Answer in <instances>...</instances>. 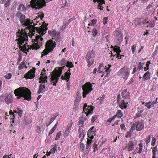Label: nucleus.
<instances>
[{"mask_svg": "<svg viewBox=\"0 0 158 158\" xmlns=\"http://www.w3.org/2000/svg\"><path fill=\"white\" fill-rule=\"evenodd\" d=\"M48 23H46L45 22H43L41 26L37 29V32L39 34V35H36L35 39H32L31 42L32 44L31 45V48L36 50L40 49L41 46L43 45V38L42 36H43L47 32L48 30Z\"/></svg>", "mask_w": 158, "mask_h": 158, "instance_id": "nucleus-1", "label": "nucleus"}, {"mask_svg": "<svg viewBox=\"0 0 158 158\" xmlns=\"http://www.w3.org/2000/svg\"><path fill=\"white\" fill-rule=\"evenodd\" d=\"M18 38L15 40L17 41V44L19 46L20 50L19 51V56L22 55V52L20 50L25 52L28 50L29 46L26 45L27 41H28V35L27 33L25 31H21L19 30L18 32Z\"/></svg>", "mask_w": 158, "mask_h": 158, "instance_id": "nucleus-2", "label": "nucleus"}, {"mask_svg": "<svg viewBox=\"0 0 158 158\" xmlns=\"http://www.w3.org/2000/svg\"><path fill=\"white\" fill-rule=\"evenodd\" d=\"M14 93L17 98L23 97L24 99L30 101L31 99V92L29 89L25 87H20L15 89Z\"/></svg>", "mask_w": 158, "mask_h": 158, "instance_id": "nucleus-3", "label": "nucleus"}, {"mask_svg": "<svg viewBox=\"0 0 158 158\" xmlns=\"http://www.w3.org/2000/svg\"><path fill=\"white\" fill-rule=\"evenodd\" d=\"M45 47V49L41 53V57L43 56L47 55L49 52L53 51L54 48L56 47V42L53 41L52 39H49L46 42Z\"/></svg>", "mask_w": 158, "mask_h": 158, "instance_id": "nucleus-4", "label": "nucleus"}, {"mask_svg": "<svg viewBox=\"0 0 158 158\" xmlns=\"http://www.w3.org/2000/svg\"><path fill=\"white\" fill-rule=\"evenodd\" d=\"M62 69H54L51 73L50 83L53 86H56L62 73Z\"/></svg>", "mask_w": 158, "mask_h": 158, "instance_id": "nucleus-5", "label": "nucleus"}, {"mask_svg": "<svg viewBox=\"0 0 158 158\" xmlns=\"http://www.w3.org/2000/svg\"><path fill=\"white\" fill-rule=\"evenodd\" d=\"M114 42L117 44H121L123 40V34L121 29L116 28L113 32Z\"/></svg>", "mask_w": 158, "mask_h": 158, "instance_id": "nucleus-6", "label": "nucleus"}, {"mask_svg": "<svg viewBox=\"0 0 158 158\" xmlns=\"http://www.w3.org/2000/svg\"><path fill=\"white\" fill-rule=\"evenodd\" d=\"M96 53L93 49L90 51H88L85 56V59L87 63V66L90 67L93 65L94 62Z\"/></svg>", "mask_w": 158, "mask_h": 158, "instance_id": "nucleus-7", "label": "nucleus"}, {"mask_svg": "<svg viewBox=\"0 0 158 158\" xmlns=\"http://www.w3.org/2000/svg\"><path fill=\"white\" fill-rule=\"evenodd\" d=\"M30 3L33 8L40 9L46 6L45 0H31Z\"/></svg>", "mask_w": 158, "mask_h": 158, "instance_id": "nucleus-8", "label": "nucleus"}, {"mask_svg": "<svg viewBox=\"0 0 158 158\" xmlns=\"http://www.w3.org/2000/svg\"><path fill=\"white\" fill-rule=\"evenodd\" d=\"M92 86L93 85L89 82H86L85 84L82 85V88L83 90L82 97L83 98L85 97L86 95L88 94L91 91L93 90Z\"/></svg>", "mask_w": 158, "mask_h": 158, "instance_id": "nucleus-9", "label": "nucleus"}, {"mask_svg": "<svg viewBox=\"0 0 158 158\" xmlns=\"http://www.w3.org/2000/svg\"><path fill=\"white\" fill-rule=\"evenodd\" d=\"M58 64L60 65L61 67H59V69H67L68 68V69H70L71 68H73L74 65L72 62H69V61L66 60L65 58H63L61 59L58 62Z\"/></svg>", "mask_w": 158, "mask_h": 158, "instance_id": "nucleus-10", "label": "nucleus"}, {"mask_svg": "<svg viewBox=\"0 0 158 158\" xmlns=\"http://www.w3.org/2000/svg\"><path fill=\"white\" fill-rule=\"evenodd\" d=\"M117 102L118 103L119 106L121 109L126 108L127 107V104L129 103V101L126 100L124 98L121 100V98L120 94H118L117 97Z\"/></svg>", "mask_w": 158, "mask_h": 158, "instance_id": "nucleus-11", "label": "nucleus"}, {"mask_svg": "<svg viewBox=\"0 0 158 158\" xmlns=\"http://www.w3.org/2000/svg\"><path fill=\"white\" fill-rule=\"evenodd\" d=\"M137 141L133 138H130L128 143L125 146V149L128 152L131 151L134 148L135 146L137 144Z\"/></svg>", "mask_w": 158, "mask_h": 158, "instance_id": "nucleus-12", "label": "nucleus"}, {"mask_svg": "<svg viewBox=\"0 0 158 158\" xmlns=\"http://www.w3.org/2000/svg\"><path fill=\"white\" fill-rule=\"evenodd\" d=\"M45 69H43L42 72L41 73V76L39 78V83H43L45 84V83L47 82V79L48 77L46 73Z\"/></svg>", "mask_w": 158, "mask_h": 158, "instance_id": "nucleus-13", "label": "nucleus"}, {"mask_svg": "<svg viewBox=\"0 0 158 158\" xmlns=\"http://www.w3.org/2000/svg\"><path fill=\"white\" fill-rule=\"evenodd\" d=\"M134 126L135 129H136L138 131H141L144 128V123L142 122H136L134 124Z\"/></svg>", "mask_w": 158, "mask_h": 158, "instance_id": "nucleus-14", "label": "nucleus"}, {"mask_svg": "<svg viewBox=\"0 0 158 158\" xmlns=\"http://www.w3.org/2000/svg\"><path fill=\"white\" fill-rule=\"evenodd\" d=\"M35 69H31L29 70L27 73L24 75V77L26 79L34 78L35 77Z\"/></svg>", "mask_w": 158, "mask_h": 158, "instance_id": "nucleus-15", "label": "nucleus"}, {"mask_svg": "<svg viewBox=\"0 0 158 158\" xmlns=\"http://www.w3.org/2000/svg\"><path fill=\"white\" fill-rule=\"evenodd\" d=\"M13 94L9 93L5 95V101L6 104H9L13 102Z\"/></svg>", "mask_w": 158, "mask_h": 158, "instance_id": "nucleus-16", "label": "nucleus"}, {"mask_svg": "<svg viewBox=\"0 0 158 158\" xmlns=\"http://www.w3.org/2000/svg\"><path fill=\"white\" fill-rule=\"evenodd\" d=\"M129 73L130 72H128L127 70H125V69L121 70L120 69L118 72V74L123 77V78H127L129 76Z\"/></svg>", "mask_w": 158, "mask_h": 158, "instance_id": "nucleus-17", "label": "nucleus"}, {"mask_svg": "<svg viewBox=\"0 0 158 158\" xmlns=\"http://www.w3.org/2000/svg\"><path fill=\"white\" fill-rule=\"evenodd\" d=\"M56 46L57 47H60L63 44V41L61 40V37L60 36V33L57 32V35L56 37Z\"/></svg>", "mask_w": 158, "mask_h": 158, "instance_id": "nucleus-18", "label": "nucleus"}, {"mask_svg": "<svg viewBox=\"0 0 158 158\" xmlns=\"http://www.w3.org/2000/svg\"><path fill=\"white\" fill-rule=\"evenodd\" d=\"M73 123L72 120L69 122L66 127V129L64 132V135L65 136H68L69 133L71 129V127L73 125Z\"/></svg>", "mask_w": 158, "mask_h": 158, "instance_id": "nucleus-19", "label": "nucleus"}, {"mask_svg": "<svg viewBox=\"0 0 158 158\" xmlns=\"http://www.w3.org/2000/svg\"><path fill=\"white\" fill-rule=\"evenodd\" d=\"M33 23L34 26H35V23H33V22L31 21L30 19H29V18L25 19V18L24 26H25L27 29H30L31 27H32Z\"/></svg>", "mask_w": 158, "mask_h": 158, "instance_id": "nucleus-20", "label": "nucleus"}, {"mask_svg": "<svg viewBox=\"0 0 158 158\" xmlns=\"http://www.w3.org/2000/svg\"><path fill=\"white\" fill-rule=\"evenodd\" d=\"M122 97L123 98L125 99V100H128L130 97V93L128 92L127 89H125L121 93Z\"/></svg>", "mask_w": 158, "mask_h": 158, "instance_id": "nucleus-21", "label": "nucleus"}, {"mask_svg": "<svg viewBox=\"0 0 158 158\" xmlns=\"http://www.w3.org/2000/svg\"><path fill=\"white\" fill-rule=\"evenodd\" d=\"M71 73L70 72V69H68L67 72L64 73V75H62L61 76V78L62 80H66L67 82H68L70 78V75Z\"/></svg>", "mask_w": 158, "mask_h": 158, "instance_id": "nucleus-22", "label": "nucleus"}, {"mask_svg": "<svg viewBox=\"0 0 158 158\" xmlns=\"http://www.w3.org/2000/svg\"><path fill=\"white\" fill-rule=\"evenodd\" d=\"M143 146L142 143H140L139 144L138 147L136 148L135 149L133 154H140L143 150Z\"/></svg>", "mask_w": 158, "mask_h": 158, "instance_id": "nucleus-23", "label": "nucleus"}, {"mask_svg": "<svg viewBox=\"0 0 158 158\" xmlns=\"http://www.w3.org/2000/svg\"><path fill=\"white\" fill-rule=\"evenodd\" d=\"M94 108L93 106H87L86 112H85L86 116H88L89 114H92Z\"/></svg>", "mask_w": 158, "mask_h": 158, "instance_id": "nucleus-24", "label": "nucleus"}, {"mask_svg": "<svg viewBox=\"0 0 158 158\" xmlns=\"http://www.w3.org/2000/svg\"><path fill=\"white\" fill-rule=\"evenodd\" d=\"M57 33L58 32L55 29H52L51 30H49L48 31L49 35L52 36L53 37L52 39H54L55 41L56 40V37Z\"/></svg>", "mask_w": 158, "mask_h": 158, "instance_id": "nucleus-25", "label": "nucleus"}, {"mask_svg": "<svg viewBox=\"0 0 158 158\" xmlns=\"http://www.w3.org/2000/svg\"><path fill=\"white\" fill-rule=\"evenodd\" d=\"M98 4L97 6V9H99L100 10H103V7L102 5L105 4V0H98Z\"/></svg>", "mask_w": 158, "mask_h": 158, "instance_id": "nucleus-26", "label": "nucleus"}, {"mask_svg": "<svg viewBox=\"0 0 158 158\" xmlns=\"http://www.w3.org/2000/svg\"><path fill=\"white\" fill-rule=\"evenodd\" d=\"M96 130L91 131V130H88L87 131L88 137L89 139H94V135H96Z\"/></svg>", "mask_w": 158, "mask_h": 158, "instance_id": "nucleus-27", "label": "nucleus"}, {"mask_svg": "<svg viewBox=\"0 0 158 158\" xmlns=\"http://www.w3.org/2000/svg\"><path fill=\"white\" fill-rule=\"evenodd\" d=\"M152 148V158H158L156 155L157 152L158 151L157 146H155L154 147H151Z\"/></svg>", "mask_w": 158, "mask_h": 158, "instance_id": "nucleus-28", "label": "nucleus"}, {"mask_svg": "<svg viewBox=\"0 0 158 158\" xmlns=\"http://www.w3.org/2000/svg\"><path fill=\"white\" fill-rule=\"evenodd\" d=\"M45 87V85L44 84L41 83L39 85V89L38 91L37 92V93L38 94H40V93H43V92L45 91L44 90Z\"/></svg>", "mask_w": 158, "mask_h": 158, "instance_id": "nucleus-29", "label": "nucleus"}, {"mask_svg": "<svg viewBox=\"0 0 158 158\" xmlns=\"http://www.w3.org/2000/svg\"><path fill=\"white\" fill-rule=\"evenodd\" d=\"M135 130V127L134 126V124L133 126H132L129 131L127 132V134L125 135V137L126 138H130L133 132V130Z\"/></svg>", "mask_w": 158, "mask_h": 158, "instance_id": "nucleus-30", "label": "nucleus"}, {"mask_svg": "<svg viewBox=\"0 0 158 158\" xmlns=\"http://www.w3.org/2000/svg\"><path fill=\"white\" fill-rule=\"evenodd\" d=\"M114 50L116 52V55H117V58H118L119 59L120 52H121L120 47L118 46H114Z\"/></svg>", "mask_w": 158, "mask_h": 158, "instance_id": "nucleus-31", "label": "nucleus"}, {"mask_svg": "<svg viewBox=\"0 0 158 158\" xmlns=\"http://www.w3.org/2000/svg\"><path fill=\"white\" fill-rule=\"evenodd\" d=\"M142 18H137L133 21V23L136 26H141L142 22H141Z\"/></svg>", "mask_w": 158, "mask_h": 158, "instance_id": "nucleus-32", "label": "nucleus"}, {"mask_svg": "<svg viewBox=\"0 0 158 158\" xmlns=\"http://www.w3.org/2000/svg\"><path fill=\"white\" fill-rule=\"evenodd\" d=\"M151 75V73L149 72H146V73H144L143 76V81H145V80H148V79H150V76Z\"/></svg>", "mask_w": 158, "mask_h": 158, "instance_id": "nucleus-33", "label": "nucleus"}, {"mask_svg": "<svg viewBox=\"0 0 158 158\" xmlns=\"http://www.w3.org/2000/svg\"><path fill=\"white\" fill-rule=\"evenodd\" d=\"M17 10L21 12V11H25V10H26L27 9L24 5L22 4H20L18 6Z\"/></svg>", "mask_w": 158, "mask_h": 158, "instance_id": "nucleus-34", "label": "nucleus"}, {"mask_svg": "<svg viewBox=\"0 0 158 158\" xmlns=\"http://www.w3.org/2000/svg\"><path fill=\"white\" fill-rule=\"evenodd\" d=\"M26 18V16L24 14H21L19 17V21L22 24L23 26H24L25 21Z\"/></svg>", "mask_w": 158, "mask_h": 158, "instance_id": "nucleus-35", "label": "nucleus"}, {"mask_svg": "<svg viewBox=\"0 0 158 158\" xmlns=\"http://www.w3.org/2000/svg\"><path fill=\"white\" fill-rule=\"evenodd\" d=\"M123 115V114L121 110H117L116 114L114 115V116H115V118H116V117H117L118 118H121Z\"/></svg>", "mask_w": 158, "mask_h": 158, "instance_id": "nucleus-36", "label": "nucleus"}, {"mask_svg": "<svg viewBox=\"0 0 158 158\" xmlns=\"http://www.w3.org/2000/svg\"><path fill=\"white\" fill-rule=\"evenodd\" d=\"M58 124V122H57L56 123V124H55L54 126L52 127V128L50 130L48 134L49 135H50L51 134H52V133H53L54 131H55Z\"/></svg>", "mask_w": 158, "mask_h": 158, "instance_id": "nucleus-37", "label": "nucleus"}, {"mask_svg": "<svg viewBox=\"0 0 158 158\" xmlns=\"http://www.w3.org/2000/svg\"><path fill=\"white\" fill-rule=\"evenodd\" d=\"M78 125H79V131H80V130L81 127H84V123L83 121V117H82L80 120H79L78 123Z\"/></svg>", "mask_w": 158, "mask_h": 158, "instance_id": "nucleus-38", "label": "nucleus"}, {"mask_svg": "<svg viewBox=\"0 0 158 158\" xmlns=\"http://www.w3.org/2000/svg\"><path fill=\"white\" fill-rule=\"evenodd\" d=\"M38 18H40L41 19L42 21L43 18L44 17V15L42 11H39L38 13Z\"/></svg>", "mask_w": 158, "mask_h": 158, "instance_id": "nucleus-39", "label": "nucleus"}, {"mask_svg": "<svg viewBox=\"0 0 158 158\" xmlns=\"http://www.w3.org/2000/svg\"><path fill=\"white\" fill-rule=\"evenodd\" d=\"M17 109L18 111V114L19 116L21 118L23 115V110H22L20 108H19V107H17Z\"/></svg>", "mask_w": 158, "mask_h": 158, "instance_id": "nucleus-40", "label": "nucleus"}, {"mask_svg": "<svg viewBox=\"0 0 158 158\" xmlns=\"http://www.w3.org/2000/svg\"><path fill=\"white\" fill-rule=\"evenodd\" d=\"M115 116L114 115L112 118H108L106 120V125H109V124L108 123H111V122H112V120L114 119L115 118Z\"/></svg>", "mask_w": 158, "mask_h": 158, "instance_id": "nucleus-41", "label": "nucleus"}, {"mask_svg": "<svg viewBox=\"0 0 158 158\" xmlns=\"http://www.w3.org/2000/svg\"><path fill=\"white\" fill-rule=\"evenodd\" d=\"M97 20L96 19H93L91 20V23L88 24V26H94L96 24Z\"/></svg>", "mask_w": 158, "mask_h": 158, "instance_id": "nucleus-42", "label": "nucleus"}, {"mask_svg": "<svg viewBox=\"0 0 158 158\" xmlns=\"http://www.w3.org/2000/svg\"><path fill=\"white\" fill-rule=\"evenodd\" d=\"M11 2V0H7L4 5V8H6V7L7 8L10 5Z\"/></svg>", "mask_w": 158, "mask_h": 158, "instance_id": "nucleus-43", "label": "nucleus"}, {"mask_svg": "<svg viewBox=\"0 0 158 158\" xmlns=\"http://www.w3.org/2000/svg\"><path fill=\"white\" fill-rule=\"evenodd\" d=\"M99 69H110V67L107 68L106 66H105V65L103 64H100L99 65L98 67Z\"/></svg>", "mask_w": 158, "mask_h": 158, "instance_id": "nucleus-44", "label": "nucleus"}, {"mask_svg": "<svg viewBox=\"0 0 158 158\" xmlns=\"http://www.w3.org/2000/svg\"><path fill=\"white\" fill-rule=\"evenodd\" d=\"M98 33V31L96 28H94L93 29L92 34L93 36V37H96V35H97Z\"/></svg>", "mask_w": 158, "mask_h": 158, "instance_id": "nucleus-45", "label": "nucleus"}, {"mask_svg": "<svg viewBox=\"0 0 158 158\" xmlns=\"http://www.w3.org/2000/svg\"><path fill=\"white\" fill-rule=\"evenodd\" d=\"M26 68H27V67L26 66V64H25V62H24V61H23V62H21V64L19 65V69H23L24 67Z\"/></svg>", "mask_w": 158, "mask_h": 158, "instance_id": "nucleus-46", "label": "nucleus"}, {"mask_svg": "<svg viewBox=\"0 0 158 158\" xmlns=\"http://www.w3.org/2000/svg\"><path fill=\"white\" fill-rule=\"evenodd\" d=\"M146 9L148 11H152L153 10V6L152 4H149L147 6Z\"/></svg>", "mask_w": 158, "mask_h": 158, "instance_id": "nucleus-47", "label": "nucleus"}, {"mask_svg": "<svg viewBox=\"0 0 158 158\" xmlns=\"http://www.w3.org/2000/svg\"><path fill=\"white\" fill-rule=\"evenodd\" d=\"M151 135H148L147 137L145 139V141L147 144H148V143H150L151 139Z\"/></svg>", "mask_w": 158, "mask_h": 158, "instance_id": "nucleus-48", "label": "nucleus"}, {"mask_svg": "<svg viewBox=\"0 0 158 158\" xmlns=\"http://www.w3.org/2000/svg\"><path fill=\"white\" fill-rule=\"evenodd\" d=\"M61 135V131H59L57 133L56 137L55 138V140H58L60 139V136Z\"/></svg>", "mask_w": 158, "mask_h": 158, "instance_id": "nucleus-49", "label": "nucleus"}, {"mask_svg": "<svg viewBox=\"0 0 158 158\" xmlns=\"http://www.w3.org/2000/svg\"><path fill=\"white\" fill-rule=\"evenodd\" d=\"M108 17H104L103 18L102 22L104 24H107L108 23Z\"/></svg>", "mask_w": 158, "mask_h": 158, "instance_id": "nucleus-50", "label": "nucleus"}, {"mask_svg": "<svg viewBox=\"0 0 158 158\" xmlns=\"http://www.w3.org/2000/svg\"><path fill=\"white\" fill-rule=\"evenodd\" d=\"M136 45L134 44L132 45L131 47V50L132 54H135V50L136 48Z\"/></svg>", "mask_w": 158, "mask_h": 158, "instance_id": "nucleus-51", "label": "nucleus"}, {"mask_svg": "<svg viewBox=\"0 0 158 158\" xmlns=\"http://www.w3.org/2000/svg\"><path fill=\"white\" fill-rule=\"evenodd\" d=\"M57 116H56L54 118H50V120L48 121V124L47 125V126L48 127V126H49L50 124H51L52 123V122H53L54 120H55V119L56 118Z\"/></svg>", "mask_w": 158, "mask_h": 158, "instance_id": "nucleus-52", "label": "nucleus"}, {"mask_svg": "<svg viewBox=\"0 0 158 158\" xmlns=\"http://www.w3.org/2000/svg\"><path fill=\"white\" fill-rule=\"evenodd\" d=\"M144 64V63H143V62H139V64L138 66V69H143Z\"/></svg>", "mask_w": 158, "mask_h": 158, "instance_id": "nucleus-53", "label": "nucleus"}, {"mask_svg": "<svg viewBox=\"0 0 158 158\" xmlns=\"http://www.w3.org/2000/svg\"><path fill=\"white\" fill-rule=\"evenodd\" d=\"M145 106L147 107L148 108H151V107L152 102L151 101L145 103Z\"/></svg>", "mask_w": 158, "mask_h": 158, "instance_id": "nucleus-54", "label": "nucleus"}, {"mask_svg": "<svg viewBox=\"0 0 158 158\" xmlns=\"http://www.w3.org/2000/svg\"><path fill=\"white\" fill-rule=\"evenodd\" d=\"M142 116V115H140V114L139 108H138V112H137V113L135 115V117L134 118V119L136 118H139V117H141V116Z\"/></svg>", "mask_w": 158, "mask_h": 158, "instance_id": "nucleus-55", "label": "nucleus"}, {"mask_svg": "<svg viewBox=\"0 0 158 158\" xmlns=\"http://www.w3.org/2000/svg\"><path fill=\"white\" fill-rule=\"evenodd\" d=\"M155 21L154 20H153L150 21V27H154V26H155Z\"/></svg>", "mask_w": 158, "mask_h": 158, "instance_id": "nucleus-56", "label": "nucleus"}, {"mask_svg": "<svg viewBox=\"0 0 158 158\" xmlns=\"http://www.w3.org/2000/svg\"><path fill=\"white\" fill-rule=\"evenodd\" d=\"M156 139L155 138L152 137V141L151 143V145L153 146H155V144H156Z\"/></svg>", "mask_w": 158, "mask_h": 158, "instance_id": "nucleus-57", "label": "nucleus"}, {"mask_svg": "<svg viewBox=\"0 0 158 158\" xmlns=\"http://www.w3.org/2000/svg\"><path fill=\"white\" fill-rule=\"evenodd\" d=\"M120 127L121 128V129L122 130V131H123V130H124V131L126 130V129L125 124H121L120 125Z\"/></svg>", "mask_w": 158, "mask_h": 158, "instance_id": "nucleus-58", "label": "nucleus"}, {"mask_svg": "<svg viewBox=\"0 0 158 158\" xmlns=\"http://www.w3.org/2000/svg\"><path fill=\"white\" fill-rule=\"evenodd\" d=\"M12 77V74L10 73H7L5 76V78L7 79H10Z\"/></svg>", "mask_w": 158, "mask_h": 158, "instance_id": "nucleus-59", "label": "nucleus"}, {"mask_svg": "<svg viewBox=\"0 0 158 158\" xmlns=\"http://www.w3.org/2000/svg\"><path fill=\"white\" fill-rule=\"evenodd\" d=\"M87 107H88L87 104H86V103L84 104L83 105V112H84V111L85 113V111H87Z\"/></svg>", "mask_w": 158, "mask_h": 158, "instance_id": "nucleus-60", "label": "nucleus"}, {"mask_svg": "<svg viewBox=\"0 0 158 158\" xmlns=\"http://www.w3.org/2000/svg\"><path fill=\"white\" fill-rule=\"evenodd\" d=\"M148 18L147 16L146 17H145L143 21L142 22V23H143V24H146L147 23V21H148Z\"/></svg>", "mask_w": 158, "mask_h": 158, "instance_id": "nucleus-61", "label": "nucleus"}, {"mask_svg": "<svg viewBox=\"0 0 158 158\" xmlns=\"http://www.w3.org/2000/svg\"><path fill=\"white\" fill-rule=\"evenodd\" d=\"M85 148V145L83 143H81L80 144V149L81 151H83Z\"/></svg>", "mask_w": 158, "mask_h": 158, "instance_id": "nucleus-62", "label": "nucleus"}, {"mask_svg": "<svg viewBox=\"0 0 158 158\" xmlns=\"http://www.w3.org/2000/svg\"><path fill=\"white\" fill-rule=\"evenodd\" d=\"M110 71V69H106L105 73L106 75L105 76V77H108Z\"/></svg>", "mask_w": 158, "mask_h": 158, "instance_id": "nucleus-63", "label": "nucleus"}, {"mask_svg": "<svg viewBox=\"0 0 158 158\" xmlns=\"http://www.w3.org/2000/svg\"><path fill=\"white\" fill-rule=\"evenodd\" d=\"M36 131L39 134L41 132L40 127L39 126H37L36 127Z\"/></svg>", "mask_w": 158, "mask_h": 158, "instance_id": "nucleus-64", "label": "nucleus"}]
</instances>
